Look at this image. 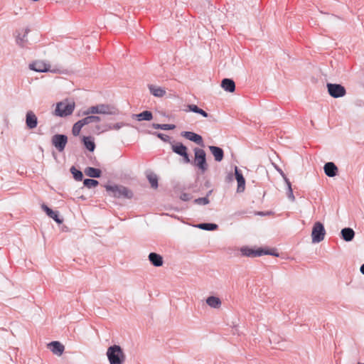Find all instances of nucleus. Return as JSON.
I'll list each match as a JSON object with an SVG mask.
<instances>
[{
    "instance_id": "obj_1",
    "label": "nucleus",
    "mask_w": 364,
    "mask_h": 364,
    "mask_svg": "<svg viewBox=\"0 0 364 364\" xmlns=\"http://www.w3.org/2000/svg\"><path fill=\"white\" fill-rule=\"evenodd\" d=\"M106 355L109 364H124L126 355L119 345H112L107 348Z\"/></svg>"
},
{
    "instance_id": "obj_2",
    "label": "nucleus",
    "mask_w": 364,
    "mask_h": 364,
    "mask_svg": "<svg viewBox=\"0 0 364 364\" xmlns=\"http://www.w3.org/2000/svg\"><path fill=\"white\" fill-rule=\"evenodd\" d=\"M117 113V109L109 105L99 104L95 106L88 107L82 112V115H88L90 114H102L114 115Z\"/></svg>"
},
{
    "instance_id": "obj_3",
    "label": "nucleus",
    "mask_w": 364,
    "mask_h": 364,
    "mask_svg": "<svg viewBox=\"0 0 364 364\" xmlns=\"http://www.w3.org/2000/svg\"><path fill=\"white\" fill-rule=\"evenodd\" d=\"M106 191L114 198H132L133 193L129 188L120 185H106L105 186Z\"/></svg>"
},
{
    "instance_id": "obj_4",
    "label": "nucleus",
    "mask_w": 364,
    "mask_h": 364,
    "mask_svg": "<svg viewBox=\"0 0 364 364\" xmlns=\"http://www.w3.org/2000/svg\"><path fill=\"white\" fill-rule=\"evenodd\" d=\"M240 252L243 256L249 257H260L262 255H273L278 257L279 254L276 253L274 250H265L262 248H259L257 250H252L248 247H243L240 249Z\"/></svg>"
},
{
    "instance_id": "obj_5",
    "label": "nucleus",
    "mask_w": 364,
    "mask_h": 364,
    "mask_svg": "<svg viewBox=\"0 0 364 364\" xmlns=\"http://www.w3.org/2000/svg\"><path fill=\"white\" fill-rule=\"evenodd\" d=\"M75 109V102L67 100L57 103L55 114L57 116L63 117L70 115Z\"/></svg>"
},
{
    "instance_id": "obj_6",
    "label": "nucleus",
    "mask_w": 364,
    "mask_h": 364,
    "mask_svg": "<svg viewBox=\"0 0 364 364\" xmlns=\"http://www.w3.org/2000/svg\"><path fill=\"white\" fill-rule=\"evenodd\" d=\"M28 68L30 70L38 72V73H47L50 72L53 73H60V70L58 68L51 69L50 65L46 63L43 60H35L29 64Z\"/></svg>"
},
{
    "instance_id": "obj_7",
    "label": "nucleus",
    "mask_w": 364,
    "mask_h": 364,
    "mask_svg": "<svg viewBox=\"0 0 364 364\" xmlns=\"http://www.w3.org/2000/svg\"><path fill=\"white\" fill-rule=\"evenodd\" d=\"M194 165L197 166L203 173L208 169V164L206 162V154L202 149H194Z\"/></svg>"
},
{
    "instance_id": "obj_8",
    "label": "nucleus",
    "mask_w": 364,
    "mask_h": 364,
    "mask_svg": "<svg viewBox=\"0 0 364 364\" xmlns=\"http://www.w3.org/2000/svg\"><path fill=\"white\" fill-rule=\"evenodd\" d=\"M326 230L321 222H316L311 232V240L313 243H318L323 240Z\"/></svg>"
},
{
    "instance_id": "obj_9",
    "label": "nucleus",
    "mask_w": 364,
    "mask_h": 364,
    "mask_svg": "<svg viewBox=\"0 0 364 364\" xmlns=\"http://www.w3.org/2000/svg\"><path fill=\"white\" fill-rule=\"evenodd\" d=\"M51 143L59 152H63L68 143V136L65 134H54L51 138Z\"/></svg>"
},
{
    "instance_id": "obj_10",
    "label": "nucleus",
    "mask_w": 364,
    "mask_h": 364,
    "mask_svg": "<svg viewBox=\"0 0 364 364\" xmlns=\"http://www.w3.org/2000/svg\"><path fill=\"white\" fill-rule=\"evenodd\" d=\"M327 87L329 95L334 98L341 97L346 95L345 87L340 84L328 83Z\"/></svg>"
},
{
    "instance_id": "obj_11",
    "label": "nucleus",
    "mask_w": 364,
    "mask_h": 364,
    "mask_svg": "<svg viewBox=\"0 0 364 364\" xmlns=\"http://www.w3.org/2000/svg\"><path fill=\"white\" fill-rule=\"evenodd\" d=\"M235 177L237 182V193H242L245 189V179L237 166H235Z\"/></svg>"
},
{
    "instance_id": "obj_12",
    "label": "nucleus",
    "mask_w": 364,
    "mask_h": 364,
    "mask_svg": "<svg viewBox=\"0 0 364 364\" xmlns=\"http://www.w3.org/2000/svg\"><path fill=\"white\" fill-rule=\"evenodd\" d=\"M181 135L183 137H185L186 139L193 141L198 145L203 146V140L202 136L196 133L185 131L182 132Z\"/></svg>"
},
{
    "instance_id": "obj_13",
    "label": "nucleus",
    "mask_w": 364,
    "mask_h": 364,
    "mask_svg": "<svg viewBox=\"0 0 364 364\" xmlns=\"http://www.w3.org/2000/svg\"><path fill=\"white\" fill-rule=\"evenodd\" d=\"M26 124L31 129H34L37 127L38 119L36 114L32 111H28L26 113Z\"/></svg>"
},
{
    "instance_id": "obj_14",
    "label": "nucleus",
    "mask_w": 364,
    "mask_h": 364,
    "mask_svg": "<svg viewBox=\"0 0 364 364\" xmlns=\"http://www.w3.org/2000/svg\"><path fill=\"white\" fill-rule=\"evenodd\" d=\"M325 174L328 177H334L338 173V168L333 162H327L323 166Z\"/></svg>"
},
{
    "instance_id": "obj_15",
    "label": "nucleus",
    "mask_w": 364,
    "mask_h": 364,
    "mask_svg": "<svg viewBox=\"0 0 364 364\" xmlns=\"http://www.w3.org/2000/svg\"><path fill=\"white\" fill-rule=\"evenodd\" d=\"M48 347L50 351L57 355H61L64 351V346L61 344L59 341H52L48 344Z\"/></svg>"
},
{
    "instance_id": "obj_16",
    "label": "nucleus",
    "mask_w": 364,
    "mask_h": 364,
    "mask_svg": "<svg viewBox=\"0 0 364 364\" xmlns=\"http://www.w3.org/2000/svg\"><path fill=\"white\" fill-rule=\"evenodd\" d=\"M149 260L152 265L156 267H161L164 264L163 257L156 252L149 253Z\"/></svg>"
},
{
    "instance_id": "obj_17",
    "label": "nucleus",
    "mask_w": 364,
    "mask_h": 364,
    "mask_svg": "<svg viewBox=\"0 0 364 364\" xmlns=\"http://www.w3.org/2000/svg\"><path fill=\"white\" fill-rule=\"evenodd\" d=\"M341 237L346 242H350L355 237V232L350 228H344L341 231Z\"/></svg>"
},
{
    "instance_id": "obj_18",
    "label": "nucleus",
    "mask_w": 364,
    "mask_h": 364,
    "mask_svg": "<svg viewBox=\"0 0 364 364\" xmlns=\"http://www.w3.org/2000/svg\"><path fill=\"white\" fill-rule=\"evenodd\" d=\"M205 302L208 306H209L210 308L218 309L220 308L222 305V301L220 299L215 296H208Z\"/></svg>"
},
{
    "instance_id": "obj_19",
    "label": "nucleus",
    "mask_w": 364,
    "mask_h": 364,
    "mask_svg": "<svg viewBox=\"0 0 364 364\" xmlns=\"http://www.w3.org/2000/svg\"><path fill=\"white\" fill-rule=\"evenodd\" d=\"M209 149L212 154L213 155L214 159L216 161L220 162L223 159L224 151L220 147L215 146H210Z\"/></svg>"
},
{
    "instance_id": "obj_20",
    "label": "nucleus",
    "mask_w": 364,
    "mask_h": 364,
    "mask_svg": "<svg viewBox=\"0 0 364 364\" xmlns=\"http://www.w3.org/2000/svg\"><path fill=\"white\" fill-rule=\"evenodd\" d=\"M222 88L229 92H233L235 90V83L230 78H224L221 82Z\"/></svg>"
},
{
    "instance_id": "obj_21",
    "label": "nucleus",
    "mask_w": 364,
    "mask_h": 364,
    "mask_svg": "<svg viewBox=\"0 0 364 364\" xmlns=\"http://www.w3.org/2000/svg\"><path fill=\"white\" fill-rule=\"evenodd\" d=\"M132 118L136 119L138 121H142V120L150 121L152 119L153 115H152L151 112L146 110L139 114H132Z\"/></svg>"
},
{
    "instance_id": "obj_22",
    "label": "nucleus",
    "mask_w": 364,
    "mask_h": 364,
    "mask_svg": "<svg viewBox=\"0 0 364 364\" xmlns=\"http://www.w3.org/2000/svg\"><path fill=\"white\" fill-rule=\"evenodd\" d=\"M150 92L155 97H161L165 95L166 91L161 87H157L154 85H149Z\"/></svg>"
},
{
    "instance_id": "obj_23",
    "label": "nucleus",
    "mask_w": 364,
    "mask_h": 364,
    "mask_svg": "<svg viewBox=\"0 0 364 364\" xmlns=\"http://www.w3.org/2000/svg\"><path fill=\"white\" fill-rule=\"evenodd\" d=\"M85 173L91 178H100L102 173V171L99 168H96L94 167H87L85 169Z\"/></svg>"
},
{
    "instance_id": "obj_24",
    "label": "nucleus",
    "mask_w": 364,
    "mask_h": 364,
    "mask_svg": "<svg viewBox=\"0 0 364 364\" xmlns=\"http://www.w3.org/2000/svg\"><path fill=\"white\" fill-rule=\"evenodd\" d=\"M171 149L174 153L177 154L179 156L182 155L188 150L187 147L181 142L172 144Z\"/></svg>"
},
{
    "instance_id": "obj_25",
    "label": "nucleus",
    "mask_w": 364,
    "mask_h": 364,
    "mask_svg": "<svg viewBox=\"0 0 364 364\" xmlns=\"http://www.w3.org/2000/svg\"><path fill=\"white\" fill-rule=\"evenodd\" d=\"M82 142L87 150L94 151L95 149V144L91 136H83Z\"/></svg>"
},
{
    "instance_id": "obj_26",
    "label": "nucleus",
    "mask_w": 364,
    "mask_h": 364,
    "mask_svg": "<svg viewBox=\"0 0 364 364\" xmlns=\"http://www.w3.org/2000/svg\"><path fill=\"white\" fill-rule=\"evenodd\" d=\"M29 31H30V30L28 28H26L25 29V32H24V33H23V35L22 36H21L20 34H18L16 36V43L19 46H21V47H24L25 46V43L27 42L26 36H27V35H28Z\"/></svg>"
},
{
    "instance_id": "obj_27",
    "label": "nucleus",
    "mask_w": 364,
    "mask_h": 364,
    "mask_svg": "<svg viewBox=\"0 0 364 364\" xmlns=\"http://www.w3.org/2000/svg\"><path fill=\"white\" fill-rule=\"evenodd\" d=\"M282 175L284 177V179L287 185V197L289 200H291V201H294L295 200V197L294 196V193H293V190H292V188H291V182L289 181V180L285 176V175L283 173V172H282Z\"/></svg>"
},
{
    "instance_id": "obj_28",
    "label": "nucleus",
    "mask_w": 364,
    "mask_h": 364,
    "mask_svg": "<svg viewBox=\"0 0 364 364\" xmlns=\"http://www.w3.org/2000/svg\"><path fill=\"white\" fill-rule=\"evenodd\" d=\"M146 178L153 188L156 189L158 188V177L155 173L150 172L146 174Z\"/></svg>"
},
{
    "instance_id": "obj_29",
    "label": "nucleus",
    "mask_w": 364,
    "mask_h": 364,
    "mask_svg": "<svg viewBox=\"0 0 364 364\" xmlns=\"http://www.w3.org/2000/svg\"><path fill=\"white\" fill-rule=\"evenodd\" d=\"M196 227L201 230L213 231L217 230L218 226L215 223H203L198 224Z\"/></svg>"
},
{
    "instance_id": "obj_30",
    "label": "nucleus",
    "mask_w": 364,
    "mask_h": 364,
    "mask_svg": "<svg viewBox=\"0 0 364 364\" xmlns=\"http://www.w3.org/2000/svg\"><path fill=\"white\" fill-rule=\"evenodd\" d=\"M101 121V118L98 116H94V115H87L86 117L81 119V122L84 123L85 125L91 124V123H96Z\"/></svg>"
},
{
    "instance_id": "obj_31",
    "label": "nucleus",
    "mask_w": 364,
    "mask_h": 364,
    "mask_svg": "<svg viewBox=\"0 0 364 364\" xmlns=\"http://www.w3.org/2000/svg\"><path fill=\"white\" fill-rule=\"evenodd\" d=\"M188 107L189 111H191V112H195V113H198V114L202 115L204 117H208V114L205 111H204L203 109L199 108L196 105H189L188 106Z\"/></svg>"
},
{
    "instance_id": "obj_32",
    "label": "nucleus",
    "mask_w": 364,
    "mask_h": 364,
    "mask_svg": "<svg viewBox=\"0 0 364 364\" xmlns=\"http://www.w3.org/2000/svg\"><path fill=\"white\" fill-rule=\"evenodd\" d=\"M83 126H85V124L82 122H81V119L75 122L72 129L73 134L74 136H78Z\"/></svg>"
},
{
    "instance_id": "obj_33",
    "label": "nucleus",
    "mask_w": 364,
    "mask_h": 364,
    "mask_svg": "<svg viewBox=\"0 0 364 364\" xmlns=\"http://www.w3.org/2000/svg\"><path fill=\"white\" fill-rule=\"evenodd\" d=\"M70 172L72 173L73 178L77 181H80L82 180L83 174L81 171L76 169L74 166L71 167Z\"/></svg>"
},
{
    "instance_id": "obj_34",
    "label": "nucleus",
    "mask_w": 364,
    "mask_h": 364,
    "mask_svg": "<svg viewBox=\"0 0 364 364\" xmlns=\"http://www.w3.org/2000/svg\"><path fill=\"white\" fill-rule=\"evenodd\" d=\"M83 184L85 187L91 188L97 186L99 184V182L95 179L86 178L84 180Z\"/></svg>"
},
{
    "instance_id": "obj_35",
    "label": "nucleus",
    "mask_w": 364,
    "mask_h": 364,
    "mask_svg": "<svg viewBox=\"0 0 364 364\" xmlns=\"http://www.w3.org/2000/svg\"><path fill=\"white\" fill-rule=\"evenodd\" d=\"M125 126H129V124L127 123H124V122H118V123H115L113 124H109L108 129L119 130V129H121L122 127H125Z\"/></svg>"
},
{
    "instance_id": "obj_36",
    "label": "nucleus",
    "mask_w": 364,
    "mask_h": 364,
    "mask_svg": "<svg viewBox=\"0 0 364 364\" xmlns=\"http://www.w3.org/2000/svg\"><path fill=\"white\" fill-rule=\"evenodd\" d=\"M193 202L197 205H207L210 203V200L208 197H203L196 198Z\"/></svg>"
},
{
    "instance_id": "obj_37",
    "label": "nucleus",
    "mask_w": 364,
    "mask_h": 364,
    "mask_svg": "<svg viewBox=\"0 0 364 364\" xmlns=\"http://www.w3.org/2000/svg\"><path fill=\"white\" fill-rule=\"evenodd\" d=\"M48 216L50 218H51L52 219H53L58 224H61L63 222V220L62 218H60L58 211L53 210V213L51 215H49Z\"/></svg>"
},
{
    "instance_id": "obj_38",
    "label": "nucleus",
    "mask_w": 364,
    "mask_h": 364,
    "mask_svg": "<svg viewBox=\"0 0 364 364\" xmlns=\"http://www.w3.org/2000/svg\"><path fill=\"white\" fill-rule=\"evenodd\" d=\"M161 127L162 130H173L176 128V126L174 124H161Z\"/></svg>"
},
{
    "instance_id": "obj_39",
    "label": "nucleus",
    "mask_w": 364,
    "mask_h": 364,
    "mask_svg": "<svg viewBox=\"0 0 364 364\" xmlns=\"http://www.w3.org/2000/svg\"><path fill=\"white\" fill-rule=\"evenodd\" d=\"M181 200L183 201H188L192 198V196L189 193H183L180 196Z\"/></svg>"
},
{
    "instance_id": "obj_40",
    "label": "nucleus",
    "mask_w": 364,
    "mask_h": 364,
    "mask_svg": "<svg viewBox=\"0 0 364 364\" xmlns=\"http://www.w3.org/2000/svg\"><path fill=\"white\" fill-rule=\"evenodd\" d=\"M41 208L48 215L53 213V210L48 207L46 204H42Z\"/></svg>"
},
{
    "instance_id": "obj_41",
    "label": "nucleus",
    "mask_w": 364,
    "mask_h": 364,
    "mask_svg": "<svg viewBox=\"0 0 364 364\" xmlns=\"http://www.w3.org/2000/svg\"><path fill=\"white\" fill-rule=\"evenodd\" d=\"M156 136L161 139L164 141H168L169 139V136L167 135H165L162 133H156Z\"/></svg>"
},
{
    "instance_id": "obj_42",
    "label": "nucleus",
    "mask_w": 364,
    "mask_h": 364,
    "mask_svg": "<svg viewBox=\"0 0 364 364\" xmlns=\"http://www.w3.org/2000/svg\"><path fill=\"white\" fill-rule=\"evenodd\" d=\"M181 156L183 157V160L185 164H189L191 162V160H190V158H189V156H188L187 151H186L182 155H181Z\"/></svg>"
},
{
    "instance_id": "obj_43",
    "label": "nucleus",
    "mask_w": 364,
    "mask_h": 364,
    "mask_svg": "<svg viewBox=\"0 0 364 364\" xmlns=\"http://www.w3.org/2000/svg\"><path fill=\"white\" fill-rule=\"evenodd\" d=\"M234 179V174L232 173H229L225 177V181L230 183Z\"/></svg>"
},
{
    "instance_id": "obj_44",
    "label": "nucleus",
    "mask_w": 364,
    "mask_h": 364,
    "mask_svg": "<svg viewBox=\"0 0 364 364\" xmlns=\"http://www.w3.org/2000/svg\"><path fill=\"white\" fill-rule=\"evenodd\" d=\"M152 127H153V128L157 129H161V127H162L161 124H155V123H154L152 124Z\"/></svg>"
},
{
    "instance_id": "obj_45",
    "label": "nucleus",
    "mask_w": 364,
    "mask_h": 364,
    "mask_svg": "<svg viewBox=\"0 0 364 364\" xmlns=\"http://www.w3.org/2000/svg\"><path fill=\"white\" fill-rule=\"evenodd\" d=\"M360 270V272L363 274H364V264L361 265Z\"/></svg>"
},
{
    "instance_id": "obj_46",
    "label": "nucleus",
    "mask_w": 364,
    "mask_h": 364,
    "mask_svg": "<svg viewBox=\"0 0 364 364\" xmlns=\"http://www.w3.org/2000/svg\"><path fill=\"white\" fill-rule=\"evenodd\" d=\"M210 193H211V191H209V193L207 194L206 197H208V196H209V195H210Z\"/></svg>"
},
{
    "instance_id": "obj_47",
    "label": "nucleus",
    "mask_w": 364,
    "mask_h": 364,
    "mask_svg": "<svg viewBox=\"0 0 364 364\" xmlns=\"http://www.w3.org/2000/svg\"><path fill=\"white\" fill-rule=\"evenodd\" d=\"M357 364H364V363H357Z\"/></svg>"
}]
</instances>
